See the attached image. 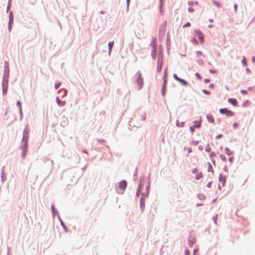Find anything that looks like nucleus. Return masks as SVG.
<instances>
[{
  "mask_svg": "<svg viewBox=\"0 0 255 255\" xmlns=\"http://www.w3.org/2000/svg\"><path fill=\"white\" fill-rule=\"evenodd\" d=\"M210 80L208 78H206L204 80V82L205 83H209L210 82Z\"/></svg>",
  "mask_w": 255,
  "mask_h": 255,
  "instance_id": "052dcab7",
  "label": "nucleus"
},
{
  "mask_svg": "<svg viewBox=\"0 0 255 255\" xmlns=\"http://www.w3.org/2000/svg\"><path fill=\"white\" fill-rule=\"evenodd\" d=\"M134 77L135 78V82L138 86V90H140L143 85V79L142 77L141 73L140 71H138L135 75Z\"/></svg>",
  "mask_w": 255,
  "mask_h": 255,
  "instance_id": "f257e3e1",
  "label": "nucleus"
},
{
  "mask_svg": "<svg viewBox=\"0 0 255 255\" xmlns=\"http://www.w3.org/2000/svg\"><path fill=\"white\" fill-rule=\"evenodd\" d=\"M141 119L142 121H145L146 119V114L143 113L142 115H141Z\"/></svg>",
  "mask_w": 255,
  "mask_h": 255,
  "instance_id": "a18cd8bd",
  "label": "nucleus"
},
{
  "mask_svg": "<svg viewBox=\"0 0 255 255\" xmlns=\"http://www.w3.org/2000/svg\"><path fill=\"white\" fill-rule=\"evenodd\" d=\"M220 158L223 161H226V157L223 155V154H221L220 155Z\"/></svg>",
  "mask_w": 255,
  "mask_h": 255,
  "instance_id": "79ce46f5",
  "label": "nucleus"
},
{
  "mask_svg": "<svg viewBox=\"0 0 255 255\" xmlns=\"http://www.w3.org/2000/svg\"><path fill=\"white\" fill-rule=\"evenodd\" d=\"M56 103H57L58 105L61 107L64 106L66 104L65 101H63L61 100L58 97H56Z\"/></svg>",
  "mask_w": 255,
  "mask_h": 255,
  "instance_id": "2eb2a0df",
  "label": "nucleus"
},
{
  "mask_svg": "<svg viewBox=\"0 0 255 255\" xmlns=\"http://www.w3.org/2000/svg\"><path fill=\"white\" fill-rule=\"evenodd\" d=\"M201 127V121L198 122V125H194L190 127V130L192 133L194 132V128H199Z\"/></svg>",
  "mask_w": 255,
  "mask_h": 255,
  "instance_id": "f3484780",
  "label": "nucleus"
},
{
  "mask_svg": "<svg viewBox=\"0 0 255 255\" xmlns=\"http://www.w3.org/2000/svg\"><path fill=\"white\" fill-rule=\"evenodd\" d=\"M185 255H189L190 254V251L189 250L186 249L185 251Z\"/></svg>",
  "mask_w": 255,
  "mask_h": 255,
  "instance_id": "13d9d810",
  "label": "nucleus"
},
{
  "mask_svg": "<svg viewBox=\"0 0 255 255\" xmlns=\"http://www.w3.org/2000/svg\"><path fill=\"white\" fill-rule=\"evenodd\" d=\"M249 102V101L248 100H246L244 103V104H243V107H246V105Z\"/></svg>",
  "mask_w": 255,
  "mask_h": 255,
  "instance_id": "69168bd1",
  "label": "nucleus"
},
{
  "mask_svg": "<svg viewBox=\"0 0 255 255\" xmlns=\"http://www.w3.org/2000/svg\"><path fill=\"white\" fill-rule=\"evenodd\" d=\"M195 32L196 34H197L198 37L200 42L203 43L204 42V36L202 31L199 29H197L195 30Z\"/></svg>",
  "mask_w": 255,
  "mask_h": 255,
  "instance_id": "1a4fd4ad",
  "label": "nucleus"
},
{
  "mask_svg": "<svg viewBox=\"0 0 255 255\" xmlns=\"http://www.w3.org/2000/svg\"><path fill=\"white\" fill-rule=\"evenodd\" d=\"M196 54L198 56L202 55V52L201 51H197L196 52Z\"/></svg>",
  "mask_w": 255,
  "mask_h": 255,
  "instance_id": "5fc2aeb1",
  "label": "nucleus"
},
{
  "mask_svg": "<svg viewBox=\"0 0 255 255\" xmlns=\"http://www.w3.org/2000/svg\"><path fill=\"white\" fill-rule=\"evenodd\" d=\"M163 64V54L162 52H160L158 54V60L157 63V72H160Z\"/></svg>",
  "mask_w": 255,
  "mask_h": 255,
  "instance_id": "20e7f679",
  "label": "nucleus"
},
{
  "mask_svg": "<svg viewBox=\"0 0 255 255\" xmlns=\"http://www.w3.org/2000/svg\"><path fill=\"white\" fill-rule=\"evenodd\" d=\"M208 172H212L213 173V169L211 164L210 162H208Z\"/></svg>",
  "mask_w": 255,
  "mask_h": 255,
  "instance_id": "c85d7f7f",
  "label": "nucleus"
},
{
  "mask_svg": "<svg viewBox=\"0 0 255 255\" xmlns=\"http://www.w3.org/2000/svg\"><path fill=\"white\" fill-rule=\"evenodd\" d=\"M13 22H14V19H9V22H8V25H12V24H13Z\"/></svg>",
  "mask_w": 255,
  "mask_h": 255,
  "instance_id": "8fccbe9b",
  "label": "nucleus"
},
{
  "mask_svg": "<svg viewBox=\"0 0 255 255\" xmlns=\"http://www.w3.org/2000/svg\"><path fill=\"white\" fill-rule=\"evenodd\" d=\"M19 113H20V120H21V119L22 118V117H23V113H22V108L21 107H20L19 108Z\"/></svg>",
  "mask_w": 255,
  "mask_h": 255,
  "instance_id": "c03bdc74",
  "label": "nucleus"
},
{
  "mask_svg": "<svg viewBox=\"0 0 255 255\" xmlns=\"http://www.w3.org/2000/svg\"><path fill=\"white\" fill-rule=\"evenodd\" d=\"M198 197V198L200 200H203L205 199V197L204 196V194H199L197 196Z\"/></svg>",
  "mask_w": 255,
  "mask_h": 255,
  "instance_id": "473e14b6",
  "label": "nucleus"
},
{
  "mask_svg": "<svg viewBox=\"0 0 255 255\" xmlns=\"http://www.w3.org/2000/svg\"><path fill=\"white\" fill-rule=\"evenodd\" d=\"M242 63L243 65L245 66H246L247 65L246 58L244 56L243 57V59L242 60Z\"/></svg>",
  "mask_w": 255,
  "mask_h": 255,
  "instance_id": "f704fd0d",
  "label": "nucleus"
},
{
  "mask_svg": "<svg viewBox=\"0 0 255 255\" xmlns=\"http://www.w3.org/2000/svg\"><path fill=\"white\" fill-rule=\"evenodd\" d=\"M12 25H8V29L9 32L11 31Z\"/></svg>",
  "mask_w": 255,
  "mask_h": 255,
  "instance_id": "0e129e2a",
  "label": "nucleus"
},
{
  "mask_svg": "<svg viewBox=\"0 0 255 255\" xmlns=\"http://www.w3.org/2000/svg\"><path fill=\"white\" fill-rule=\"evenodd\" d=\"M219 180L222 183V185L224 186L226 181V176H224L223 174L220 173L219 177Z\"/></svg>",
  "mask_w": 255,
  "mask_h": 255,
  "instance_id": "4468645a",
  "label": "nucleus"
},
{
  "mask_svg": "<svg viewBox=\"0 0 255 255\" xmlns=\"http://www.w3.org/2000/svg\"><path fill=\"white\" fill-rule=\"evenodd\" d=\"M130 0H126V2H127V11L128 10V9H129V3H130Z\"/></svg>",
  "mask_w": 255,
  "mask_h": 255,
  "instance_id": "37998d69",
  "label": "nucleus"
},
{
  "mask_svg": "<svg viewBox=\"0 0 255 255\" xmlns=\"http://www.w3.org/2000/svg\"><path fill=\"white\" fill-rule=\"evenodd\" d=\"M155 41H156L155 38H153L150 43V45L152 46V50L151 52V57L153 59H155L156 55V50H157V46L156 43H155Z\"/></svg>",
  "mask_w": 255,
  "mask_h": 255,
  "instance_id": "39448f33",
  "label": "nucleus"
},
{
  "mask_svg": "<svg viewBox=\"0 0 255 255\" xmlns=\"http://www.w3.org/2000/svg\"><path fill=\"white\" fill-rule=\"evenodd\" d=\"M150 183L149 181L148 182V184L146 186L145 188V192L144 193L145 194V196L146 197H147L149 195V190H150Z\"/></svg>",
  "mask_w": 255,
  "mask_h": 255,
  "instance_id": "6ab92c4d",
  "label": "nucleus"
},
{
  "mask_svg": "<svg viewBox=\"0 0 255 255\" xmlns=\"http://www.w3.org/2000/svg\"><path fill=\"white\" fill-rule=\"evenodd\" d=\"M234 11L236 13L237 12V4L235 3L234 5Z\"/></svg>",
  "mask_w": 255,
  "mask_h": 255,
  "instance_id": "4d7b16f0",
  "label": "nucleus"
},
{
  "mask_svg": "<svg viewBox=\"0 0 255 255\" xmlns=\"http://www.w3.org/2000/svg\"><path fill=\"white\" fill-rule=\"evenodd\" d=\"M167 83V80H163V84L162 86V89H161V94L163 96H164L165 95Z\"/></svg>",
  "mask_w": 255,
  "mask_h": 255,
  "instance_id": "f8f14e48",
  "label": "nucleus"
},
{
  "mask_svg": "<svg viewBox=\"0 0 255 255\" xmlns=\"http://www.w3.org/2000/svg\"><path fill=\"white\" fill-rule=\"evenodd\" d=\"M199 143V141L198 140H193L192 141V144L194 145H197Z\"/></svg>",
  "mask_w": 255,
  "mask_h": 255,
  "instance_id": "864d4df0",
  "label": "nucleus"
},
{
  "mask_svg": "<svg viewBox=\"0 0 255 255\" xmlns=\"http://www.w3.org/2000/svg\"><path fill=\"white\" fill-rule=\"evenodd\" d=\"M217 71L215 69H210L209 70V72L211 74H215L216 73Z\"/></svg>",
  "mask_w": 255,
  "mask_h": 255,
  "instance_id": "09e8293b",
  "label": "nucleus"
},
{
  "mask_svg": "<svg viewBox=\"0 0 255 255\" xmlns=\"http://www.w3.org/2000/svg\"><path fill=\"white\" fill-rule=\"evenodd\" d=\"M173 78L175 80L179 82L182 85L187 86L188 85V82L187 81L183 79L178 77L176 74H173Z\"/></svg>",
  "mask_w": 255,
  "mask_h": 255,
  "instance_id": "6e6552de",
  "label": "nucleus"
},
{
  "mask_svg": "<svg viewBox=\"0 0 255 255\" xmlns=\"http://www.w3.org/2000/svg\"><path fill=\"white\" fill-rule=\"evenodd\" d=\"M141 196L139 199V206L140 211L141 213H142L145 208V197H146V196H145L144 193H141Z\"/></svg>",
  "mask_w": 255,
  "mask_h": 255,
  "instance_id": "423d86ee",
  "label": "nucleus"
},
{
  "mask_svg": "<svg viewBox=\"0 0 255 255\" xmlns=\"http://www.w3.org/2000/svg\"><path fill=\"white\" fill-rule=\"evenodd\" d=\"M202 177V172H199V173H198L196 174V177H195V179L196 180H199L200 178H201Z\"/></svg>",
  "mask_w": 255,
  "mask_h": 255,
  "instance_id": "7c9ffc66",
  "label": "nucleus"
},
{
  "mask_svg": "<svg viewBox=\"0 0 255 255\" xmlns=\"http://www.w3.org/2000/svg\"><path fill=\"white\" fill-rule=\"evenodd\" d=\"M217 217H218V215H216L215 216L213 217V220L215 224H217Z\"/></svg>",
  "mask_w": 255,
  "mask_h": 255,
  "instance_id": "49530a36",
  "label": "nucleus"
},
{
  "mask_svg": "<svg viewBox=\"0 0 255 255\" xmlns=\"http://www.w3.org/2000/svg\"><path fill=\"white\" fill-rule=\"evenodd\" d=\"M20 148L22 149L21 157H22V158H23L26 156L27 150V148H28V145H26V143L23 144H21V145L20 146Z\"/></svg>",
  "mask_w": 255,
  "mask_h": 255,
  "instance_id": "9d476101",
  "label": "nucleus"
},
{
  "mask_svg": "<svg viewBox=\"0 0 255 255\" xmlns=\"http://www.w3.org/2000/svg\"><path fill=\"white\" fill-rule=\"evenodd\" d=\"M51 210H52V213L53 217H55L56 214H57V215H58V212L56 211V209L55 208L54 205H51Z\"/></svg>",
  "mask_w": 255,
  "mask_h": 255,
  "instance_id": "393cba45",
  "label": "nucleus"
},
{
  "mask_svg": "<svg viewBox=\"0 0 255 255\" xmlns=\"http://www.w3.org/2000/svg\"><path fill=\"white\" fill-rule=\"evenodd\" d=\"M214 156H215V152H211V153L210 154V157L211 158H212V157H213Z\"/></svg>",
  "mask_w": 255,
  "mask_h": 255,
  "instance_id": "774afa93",
  "label": "nucleus"
},
{
  "mask_svg": "<svg viewBox=\"0 0 255 255\" xmlns=\"http://www.w3.org/2000/svg\"><path fill=\"white\" fill-rule=\"evenodd\" d=\"M222 136H223V135L222 134H219L217 135L216 139H220V138H221L222 137Z\"/></svg>",
  "mask_w": 255,
  "mask_h": 255,
  "instance_id": "bf43d9fd",
  "label": "nucleus"
},
{
  "mask_svg": "<svg viewBox=\"0 0 255 255\" xmlns=\"http://www.w3.org/2000/svg\"><path fill=\"white\" fill-rule=\"evenodd\" d=\"M241 93L243 94H247V91L246 90H241Z\"/></svg>",
  "mask_w": 255,
  "mask_h": 255,
  "instance_id": "680f3d73",
  "label": "nucleus"
},
{
  "mask_svg": "<svg viewBox=\"0 0 255 255\" xmlns=\"http://www.w3.org/2000/svg\"><path fill=\"white\" fill-rule=\"evenodd\" d=\"M114 43V41L109 42L108 43V50H109L108 53H109V55H110L111 52L112 51V48L113 47Z\"/></svg>",
  "mask_w": 255,
  "mask_h": 255,
  "instance_id": "412c9836",
  "label": "nucleus"
},
{
  "mask_svg": "<svg viewBox=\"0 0 255 255\" xmlns=\"http://www.w3.org/2000/svg\"><path fill=\"white\" fill-rule=\"evenodd\" d=\"M58 220H59V221L60 222V224H61V226L63 227V228L66 231H67V227L65 225V224H64V223L63 222V221H62V220L61 219V218H60V216L59 215H58Z\"/></svg>",
  "mask_w": 255,
  "mask_h": 255,
  "instance_id": "aec40b11",
  "label": "nucleus"
},
{
  "mask_svg": "<svg viewBox=\"0 0 255 255\" xmlns=\"http://www.w3.org/2000/svg\"><path fill=\"white\" fill-rule=\"evenodd\" d=\"M226 153L230 156L233 154V151L230 150V149L228 147H225V148Z\"/></svg>",
  "mask_w": 255,
  "mask_h": 255,
  "instance_id": "bb28decb",
  "label": "nucleus"
},
{
  "mask_svg": "<svg viewBox=\"0 0 255 255\" xmlns=\"http://www.w3.org/2000/svg\"><path fill=\"white\" fill-rule=\"evenodd\" d=\"M11 7V2H10V0H8V4L6 7V11L8 12Z\"/></svg>",
  "mask_w": 255,
  "mask_h": 255,
  "instance_id": "4c0bfd02",
  "label": "nucleus"
},
{
  "mask_svg": "<svg viewBox=\"0 0 255 255\" xmlns=\"http://www.w3.org/2000/svg\"><path fill=\"white\" fill-rule=\"evenodd\" d=\"M9 19H14V16L12 11H10L9 14Z\"/></svg>",
  "mask_w": 255,
  "mask_h": 255,
  "instance_id": "58836bf2",
  "label": "nucleus"
},
{
  "mask_svg": "<svg viewBox=\"0 0 255 255\" xmlns=\"http://www.w3.org/2000/svg\"><path fill=\"white\" fill-rule=\"evenodd\" d=\"M195 243V240L194 238H189L188 239V244L189 247H192Z\"/></svg>",
  "mask_w": 255,
  "mask_h": 255,
  "instance_id": "b1692460",
  "label": "nucleus"
},
{
  "mask_svg": "<svg viewBox=\"0 0 255 255\" xmlns=\"http://www.w3.org/2000/svg\"><path fill=\"white\" fill-rule=\"evenodd\" d=\"M219 112L221 114H225L227 117H232L234 115V113L227 108H222L219 110Z\"/></svg>",
  "mask_w": 255,
  "mask_h": 255,
  "instance_id": "0eeeda50",
  "label": "nucleus"
},
{
  "mask_svg": "<svg viewBox=\"0 0 255 255\" xmlns=\"http://www.w3.org/2000/svg\"><path fill=\"white\" fill-rule=\"evenodd\" d=\"M3 75H9V63L8 61H5L4 63Z\"/></svg>",
  "mask_w": 255,
  "mask_h": 255,
  "instance_id": "9b49d317",
  "label": "nucleus"
},
{
  "mask_svg": "<svg viewBox=\"0 0 255 255\" xmlns=\"http://www.w3.org/2000/svg\"><path fill=\"white\" fill-rule=\"evenodd\" d=\"M29 129L27 128V127H26L24 129L23 132V134L29 135Z\"/></svg>",
  "mask_w": 255,
  "mask_h": 255,
  "instance_id": "2f4dec72",
  "label": "nucleus"
},
{
  "mask_svg": "<svg viewBox=\"0 0 255 255\" xmlns=\"http://www.w3.org/2000/svg\"><path fill=\"white\" fill-rule=\"evenodd\" d=\"M167 68H166L164 71V75H163V80H167Z\"/></svg>",
  "mask_w": 255,
  "mask_h": 255,
  "instance_id": "c756f323",
  "label": "nucleus"
},
{
  "mask_svg": "<svg viewBox=\"0 0 255 255\" xmlns=\"http://www.w3.org/2000/svg\"><path fill=\"white\" fill-rule=\"evenodd\" d=\"M185 123L184 122H182L180 123L178 120L176 121V125L178 127H183L184 126Z\"/></svg>",
  "mask_w": 255,
  "mask_h": 255,
  "instance_id": "a878e982",
  "label": "nucleus"
},
{
  "mask_svg": "<svg viewBox=\"0 0 255 255\" xmlns=\"http://www.w3.org/2000/svg\"><path fill=\"white\" fill-rule=\"evenodd\" d=\"M141 190H142V187H141V184H139V185H138V187L137 188V191H136V197H139V196Z\"/></svg>",
  "mask_w": 255,
  "mask_h": 255,
  "instance_id": "5701e85b",
  "label": "nucleus"
},
{
  "mask_svg": "<svg viewBox=\"0 0 255 255\" xmlns=\"http://www.w3.org/2000/svg\"><path fill=\"white\" fill-rule=\"evenodd\" d=\"M197 170H198V169L196 168H193L192 169V173L195 174L197 172Z\"/></svg>",
  "mask_w": 255,
  "mask_h": 255,
  "instance_id": "338daca9",
  "label": "nucleus"
},
{
  "mask_svg": "<svg viewBox=\"0 0 255 255\" xmlns=\"http://www.w3.org/2000/svg\"><path fill=\"white\" fill-rule=\"evenodd\" d=\"M9 75H3L2 89L3 95H6L8 89Z\"/></svg>",
  "mask_w": 255,
  "mask_h": 255,
  "instance_id": "f03ea898",
  "label": "nucleus"
},
{
  "mask_svg": "<svg viewBox=\"0 0 255 255\" xmlns=\"http://www.w3.org/2000/svg\"><path fill=\"white\" fill-rule=\"evenodd\" d=\"M163 0H159L160 4H159V8L160 13L161 14L162 13V6H163Z\"/></svg>",
  "mask_w": 255,
  "mask_h": 255,
  "instance_id": "cd10ccee",
  "label": "nucleus"
},
{
  "mask_svg": "<svg viewBox=\"0 0 255 255\" xmlns=\"http://www.w3.org/2000/svg\"><path fill=\"white\" fill-rule=\"evenodd\" d=\"M4 168H5V166L2 167V169H1V181L2 183H3L6 179V175L4 171Z\"/></svg>",
  "mask_w": 255,
  "mask_h": 255,
  "instance_id": "ddd939ff",
  "label": "nucleus"
},
{
  "mask_svg": "<svg viewBox=\"0 0 255 255\" xmlns=\"http://www.w3.org/2000/svg\"><path fill=\"white\" fill-rule=\"evenodd\" d=\"M61 84L60 82H56L55 84L54 87L55 89H58L60 86H61Z\"/></svg>",
  "mask_w": 255,
  "mask_h": 255,
  "instance_id": "c9c22d12",
  "label": "nucleus"
},
{
  "mask_svg": "<svg viewBox=\"0 0 255 255\" xmlns=\"http://www.w3.org/2000/svg\"><path fill=\"white\" fill-rule=\"evenodd\" d=\"M202 92H203V93H204L206 95H209L210 94V92L209 91H208V90H205V89L202 90Z\"/></svg>",
  "mask_w": 255,
  "mask_h": 255,
  "instance_id": "a19ab883",
  "label": "nucleus"
},
{
  "mask_svg": "<svg viewBox=\"0 0 255 255\" xmlns=\"http://www.w3.org/2000/svg\"><path fill=\"white\" fill-rule=\"evenodd\" d=\"M228 102L234 106H237V100L236 99L229 98L228 100Z\"/></svg>",
  "mask_w": 255,
  "mask_h": 255,
  "instance_id": "a211bd4d",
  "label": "nucleus"
},
{
  "mask_svg": "<svg viewBox=\"0 0 255 255\" xmlns=\"http://www.w3.org/2000/svg\"><path fill=\"white\" fill-rule=\"evenodd\" d=\"M191 25V24L189 22H187L186 24H185L184 25H183V27H189Z\"/></svg>",
  "mask_w": 255,
  "mask_h": 255,
  "instance_id": "de8ad7c7",
  "label": "nucleus"
},
{
  "mask_svg": "<svg viewBox=\"0 0 255 255\" xmlns=\"http://www.w3.org/2000/svg\"><path fill=\"white\" fill-rule=\"evenodd\" d=\"M195 75L196 77H197L199 80H202V77H201V75H200L199 73H196L195 74Z\"/></svg>",
  "mask_w": 255,
  "mask_h": 255,
  "instance_id": "ea45409f",
  "label": "nucleus"
},
{
  "mask_svg": "<svg viewBox=\"0 0 255 255\" xmlns=\"http://www.w3.org/2000/svg\"><path fill=\"white\" fill-rule=\"evenodd\" d=\"M212 183V182H208L207 184V187L208 188H210L211 187Z\"/></svg>",
  "mask_w": 255,
  "mask_h": 255,
  "instance_id": "e2e57ef3",
  "label": "nucleus"
},
{
  "mask_svg": "<svg viewBox=\"0 0 255 255\" xmlns=\"http://www.w3.org/2000/svg\"><path fill=\"white\" fill-rule=\"evenodd\" d=\"M28 137L29 135L23 134L22 139L21 141L22 144L26 143V145H28Z\"/></svg>",
  "mask_w": 255,
  "mask_h": 255,
  "instance_id": "dca6fc26",
  "label": "nucleus"
},
{
  "mask_svg": "<svg viewBox=\"0 0 255 255\" xmlns=\"http://www.w3.org/2000/svg\"><path fill=\"white\" fill-rule=\"evenodd\" d=\"M127 186V182L123 180L119 183V186L116 188L117 192L119 194H123Z\"/></svg>",
  "mask_w": 255,
  "mask_h": 255,
  "instance_id": "7ed1b4c3",
  "label": "nucleus"
},
{
  "mask_svg": "<svg viewBox=\"0 0 255 255\" xmlns=\"http://www.w3.org/2000/svg\"><path fill=\"white\" fill-rule=\"evenodd\" d=\"M206 118L208 121L209 122L214 123V119L213 117V116L212 115L208 114L206 115Z\"/></svg>",
  "mask_w": 255,
  "mask_h": 255,
  "instance_id": "4be33fe9",
  "label": "nucleus"
},
{
  "mask_svg": "<svg viewBox=\"0 0 255 255\" xmlns=\"http://www.w3.org/2000/svg\"><path fill=\"white\" fill-rule=\"evenodd\" d=\"M211 148L210 147L209 145H208L207 147L205 149V151L206 152H210L211 151Z\"/></svg>",
  "mask_w": 255,
  "mask_h": 255,
  "instance_id": "3c124183",
  "label": "nucleus"
},
{
  "mask_svg": "<svg viewBox=\"0 0 255 255\" xmlns=\"http://www.w3.org/2000/svg\"><path fill=\"white\" fill-rule=\"evenodd\" d=\"M213 3H214V4L216 5L218 8H219V7H220L221 6V3L220 2H219L218 1H217L213 0Z\"/></svg>",
  "mask_w": 255,
  "mask_h": 255,
  "instance_id": "72a5a7b5",
  "label": "nucleus"
},
{
  "mask_svg": "<svg viewBox=\"0 0 255 255\" xmlns=\"http://www.w3.org/2000/svg\"><path fill=\"white\" fill-rule=\"evenodd\" d=\"M197 63L200 65H204V61L202 59H199L197 60Z\"/></svg>",
  "mask_w": 255,
  "mask_h": 255,
  "instance_id": "e433bc0d",
  "label": "nucleus"
},
{
  "mask_svg": "<svg viewBox=\"0 0 255 255\" xmlns=\"http://www.w3.org/2000/svg\"><path fill=\"white\" fill-rule=\"evenodd\" d=\"M16 105L19 107V108L20 107H21V102L19 101H18L17 102H16Z\"/></svg>",
  "mask_w": 255,
  "mask_h": 255,
  "instance_id": "6e6d98bb",
  "label": "nucleus"
},
{
  "mask_svg": "<svg viewBox=\"0 0 255 255\" xmlns=\"http://www.w3.org/2000/svg\"><path fill=\"white\" fill-rule=\"evenodd\" d=\"M188 10L189 12H192L194 11V9L192 7H189L188 8Z\"/></svg>",
  "mask_w": 255,
  "mask_h": 255,
  "instance_id": "603ef678",
  "label": "nucleus"
}]
</instances>
